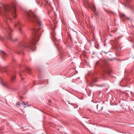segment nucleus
Instances as JSON below:
<instances>
[{"label": "nucleus", "instance_id": "nucleus-6", "mask_svg": "<svg viewBox=\"0 0 134 134\" xmlns=\"http://www.w3.org/2000/svg\"><path fill=\"white\" fill-rule=\"evenodd\" d=\"M0 54L2 58L4 59V58L6 57L7 56V54L2 51H0Z\"/></svg>", "mask_w": 134, "mask_h": 134}, {"label": "nucleus", "instance_id": "nucleus-20", "mask_svg": "<svg viewBox=\"0 0 134 134\" xmlns=\"http://www.w3.org/2000/svg\"><path fill=\"white\" fill-rule=\"evenodd\" d=\"M16 2V4H17V3L16 2Z\"/></svg>", "mask_w": 134, "mask_h": 134}, {"label": "nucleus", "instance_id": "nucleus-21", "mask_svg": "<svg viewBox=\"0 0 134 134\" xmlns=\"http://www.w3.org/2000/svg\"><path fill=\"white\" fill-rule=\"evenodd\" d=\"M93 16H91V18H93Z\"/></svg>", "mask_w": 134, "mask_h": 134}, {"label": "nucleus", "instance_id": "nucleus-14", "mask_svg": "<svg viewBox=\"0 0 134 134\" xmlns=\"http://www.w3.org/2000/svg\"><path fill=\"white\" fill-rule=\"evenodd\" d=\"M16 105H19V106H20L21 105V103H18L16 104Z\"/></svg>", "mask_w": 134, "mask_h": 134}, {"label": "nucleus", "instance_id": "nucleus-10", "mask_svg": "<svg viewBox=\"0 0 134 134\" xmlns=\"http://www.w3.org/2000/svg\"><path fill=\"white\" fill-rule=\"evenodd\" d=\"M5 67H1L0 68V70L2 72H5L6 71Z\"/></svg>", "mask_w": 134, "mask_h": 134}, {"label": "nucleus", "instance_id": "nucleus-15", "mask_svg": "<svg viewBox=\"0 0 134 134\" xmlns=\"http://www.w3.org/2000/svg\"><path fill=\"white\" fill-rule=\"evenodd\" d=\"M3 38L0 35V40H3Z\"/></svg>", "mask_w": 134, "mask_h": 134}, {"label": "nucleus", "instance_id": "nucleus-5", "mask_svg": "<svg viewBox=\"0 0 134 134\" xmlns=\"http://www.w3.org/2000/svg\"><path fill=\"white\" fill-rule=\"evenodd\" d=\"M21 26V23L19 21H17L14 25L15 27H19V31L21 33H22V32L20 27Z\"/></svg>", "mask_w": 134, "mask_h": 134}, {"label": "nucleus", "instance_id": "nucleus-13", "mask_svg": "<svg viewBox=\"0 0 134 134\" xmlns=\"http://www.w3.org/2000/svg\"><path fill=\"white\" fill-rule=\"evenodd\" d=\"M22 104L23 105H26V104L24 102H22L21 103V105Z\"/></svg>", "mask_w": 134, "mask_h": 134}, {"label": "nucleus", "instance_id": "nucleus-19", "mask_svg": "<svg viewBox=\"0 0 134 134\" xmlns=\"http://www.w3.org/2000/svg\"><path fill=\"white\" fill-rule=\"evenodd\" d=\"M110 13H113V12H110Z\"/></svg>", "mask_w": 134, "mask_h": 134}, {"label": "nucleus", "instance_id": "nucleus-17", "mask_svg": "<svg viewBox=\"0 0 134 134\" xmlns=\"http://www.w3.org/2000/svg\"><path fill=\"white\" fill-rule=\"evenodd\" d=\"M96 108L97 109H98V104L97 105H96Z\"/></svg>", "mask_w": 134, "mask_h": 134}, {"label": "nucleus", "instance_id": "nucleus-12", "mask_svg": "<svg viewBox=\"0 0 134 134\" xmlns=\"http://www.w3.org/2000/svg\"><path fill=\"white\" fill-rule=\"evenodd\" d=\"M120 16H121L125 17L126 18L128 19V20H130V18H128L124 14H121L120 15Z\"/></svg>", "mask_w": 134, "mask_h": 134}, {"label": "nucleus", "instance_id": "nucleus-7", "mask_svg": "<svg viewBox=\"0 0 134 134\" xmlns=\"http://www.w3.org/2000/svg\"><path fill=\"white\" fill-rule=\"evenodd\" d=\"M92 9L95 15L96 16H97L98 15L96 12V9L94 5H93V6L92 7Z\"/></svg>", "mask_w": 134, "mask_h": 134}, {"label": "nucleus", "instance_id": "nucleus-16", "mask_svg": "<svg viewBox=\"0 0 134 134\" xmlns=\"http://www.w3.org/2000/svg\"><path fill=\"white\" fill-rule=\"evenodd\" d=\"M1 84L3 86H5V85L2 82H1Z\"/></svg>", "mask_w": 134, "mask_h": 134}, {"label": "nucleus", "instance_id": "nucleus-3", "mask_svg": "<svg viewBox=\"0 0 134 134\" xmlns=\"http://www.w3.org/2000/svg\"><path fill=\"white\" fill-rule=\"evenodd\" d=\"M28 19L29 21L34 23H37L40 25L41 24V22L38 16L31 11H30L27 13Z\"/></svg>", "mask_w": 134, "mask_h": 134}, {"label": "nucleus", "instance_id": "nucleus-18", "mask_svg": "<svg viewBox=\"0 0 134 134\" xmlns=\"http://www.w3.org/2000/svg\"><path fill=\"white\" fill-rule=\"evenodd\" d=\"M51 100H50L49 101V102L50 103L51 102Z\"/></svg>", "mask_w": 134, "mask_h": 134}, {"label": "nucleus", "instance_id": "nucleus-8", "mask_svg": "<svg viewBox=\"0 0 134 134\" xmlns=\"http://www.w3.org/2000/svg\"><path fill=\"white\" fill-rule=\"evenodd\" d=\"M16 79V76L15 75H14L12 76L11 77V82L13 83L15 80Z\"/></svg>", "mask_w": 134, "mask_h": 134}, {"label": "nucleus", "instance_id": "nucleus-4", "mask_svg": "<svg viewBox=\"0 0 134 134\" xmlns=\"http://www.w3.org/2000/svg\"><path fill=\"white\" fill-rule=\"evenodd\" d=\"M5 30L7 31L8 34V37L9 40L12 41H16V39H13L12 37V34H10V32L12 31V29L10 28L9 25H7V27L5 29Z\"/></svg>", "mask_w": 134, "mask_h": 134}, {"label": "nucleus", "instance_id": "nucleus-2", "mask_svg": "<svg viewBox=\"0 0 134 134\" xmlns=\"http://www.w3.org/2000/svg\"><path fill=\"white\" fill-rule=\"evenodd\" d=\"M0 14L4 15L7 19L10 20L13 18L16 19L17 14L15 5L14 4L13 6L8 5H4L0 7Z\"/></svg>", "mask_w": 134, "mask_h": 134}, {"label": "nucleus", "instance_id": "nucleus-1", "mask_svg": "<svg viewBox=\"0 0 134 134\" xmlns=\"http://www.w3.org/2000/svg\"><path fill=\"white\" fill-rule=\"evenodd\" d=\"M37 30L35 29L33 30L29 45L26 44L24 42H20L18 44L15 50L18 51V53H19V50L22 51L24 48H29L33 51H35V45L38 41L40 38V34L37 32Z\"/></svg>", "mask_w": 134, "mask_h": 134}, {"label": "nucleus", "instance_id": "nucleus-9", "mask_svg": "<svg viewBox=\"0 0 134 134\" xmlns=\"http://www.w3.org/2000/svg\"><path fill=\"white\" fill-rule=\"evenodd\" d=\"M126 3H125V5L126 7H129V4L130 2V0H126Z\"/></svg>", "mask_w": 134, "mask_h": 134}, {"label": "nucleus", "instance_id": "nucleus-11", "mask_svg": "<svg viewBox=\"0 0 134 134\" xmlns=\"http://www.w3.org/2000/svg\"><path fill=\"white\" fill-rule=\"evenodd\" d=\"M31 70V69L30 68L28 67H27L26 69V70L29 73H30V72Z\"/></svg>", "mask_w": 134, "mask_h": 134}]
</instances>
